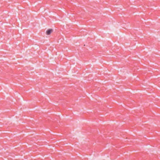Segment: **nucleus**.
I'll return each instance as SVG.
<instances>
[{
    "mask_svg": "<svg viewBox=\"0 0 160 160\" xmlns=\"http://www.w3.org/2000/svg\"><path fill=\"white\" fill-rule=\"evenodd\" d=\"M52 32L53 29H49L46 31V33L47 35H49Z\"/></svg>",
    "mask_w": 160,
    "mask_h": 160,
    "instance_id": "nucleus-1",
    "label": "nucleus"
}]
</instances>
